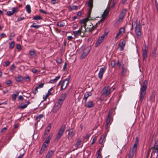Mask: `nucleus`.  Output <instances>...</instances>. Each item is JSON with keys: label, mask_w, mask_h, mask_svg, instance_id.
<instances>
[{"label": "nucleus", "mask_w": 158, "mask_h": 158, "mask_svg": "<svg viewBox=\"0 0 158 158\" xmlns=\"http://www.w3.org/2000/svg\"><path fill=\"white\" fill-rule=\"evenodd\" d=\"M40 27V25H36L35 23H33L31 25V27H34L36 29L39 28Z\"/></svg>", "instance_id": "f704fd0d"}, {"label": "nucleus", "mask_w": 158, "mask_h": 158, "mask_svg": "<svg viewBox=\"0 0 158 158\" xmlns=\"http://www.w3.org/2000/svg\"><path fill=\"white\" fill-rule=\"evenodd\" d=\"M31 71L34 73H36L37 72V70L35 69H31Z\"/></svg>", "instance_id": "0e129e2a"}, {"label": "nucleus", "mask_w": 158, "mask_h": 158, "mask_svg": "<svg viewBox=\"0 0 158 158\" xmlns=\"http://www.w3.org/2000/svg\"><path fill=\"white\" fill-rule=\"evenodd\" d=\"M15 44L14 41L10 43V44L9 48L10 49H13L15 46Z\"/></svg>", "instance_id": "c9c22d12"}, {"label": "nucleus", "mask_w": 158, "mask_h": 158, "mask_svg": "<svg viewBox=\"0 0 158 158\" xmlns=\"http://www.w3.org/2000/svg\"><path fill=\"white\" fill-rule=\"evenodd\" d=\"M24 19V17H19L17 19V21H20L22 20L23 19Z\"/></svg>", "instance_id": "bf43d9fd"}, {"label": "nucleus", "mask_w": 158, "mask_h": 158, "mask_svg": "<svg viewBox=\"0 0 158 158\" xmlns=\"http://www.w3.org/2000/svg\"><path fill=\"white\" fill-rule=\"evenodd\" d=\"M43 117V115L42 114H40L37 116L36 117V119L38 121H40V119L42 118Z\"/></svg>", "instance_id": "e433bc0d"}, {"label": "nucleus", "mask_w": 158, "mask_h": 158, "mask_svg": "<svg viewBox=\"0 0 158 158\" xmlns=\"http://www.w3.org/2000/svg\"><path fill=\"white\" fill-rule=\"evenodd\" d=\"M126 43V41L125 40H123L122 42L119 44V46L120 48V50L121 51L123 50L125 46Z\"/></svg>", "instance_id": "6ab92c4d"}, {"label": "nucleus", "mask_w": 158, "mask_h": 158, "mask_svg": "<svg viewBox=\"0 0 158 158\" xmlns=\"http://www.w3.org/2000/svg\"><path fill=\"white\" fill-rule=\"evenodd\" d=\"M13 14V12L12 10L11 11H8L7 12V15L9 16H11Z\"/></svg>", "instance_id": "37998d69"}, {"label": "nucleus", "mask_w": 158, "mask_h": 158, "mask_svg": "<svg viewBox=\"0 0 158 158\" xmlns=\"http://www.w3.org/2000/svg\"><path fill=\"white\" fill-rule=\"evenodd\" d=\"M12 98L14 99L15 100V99H16V97L17 96H16V95L15 94H13L12 95Z\"/></svg>", "instance_id": "774afa93"}, {"label": "nucleus", "mask_w": 158, "mask_h": 158, "mask_svg": "<svg viewBox=\"0 0 158 158\" xmlns=\"http://www.w3.org/2000/svg\"><path fill=\"white\" fill-rule=\"evenodd\" d=\"M69 90L65 93L62 94L60 96V98L57 101L56 103L61 106L66 97L68 94Z\"/></svg>", "instance_id": "6e6552de"}, {"label": "nucleus", "mask_w": 158, "mask_h": 158, "mask_svg": "<svg viewBox=\"0 0 158 158\" xmlns=\"http://www.w3.org/2000/svg\"><path fill=\"white\" fill-rule=\"evenodd\" d=\"M97 140V136L95 137L93 139V141L91 143V144L93 145L94 144Z\"/></svg>", "instance_id": "3c124183"}, {"label": "nucleus", "mask_w": 158, "mask_h": 158, "mask_svg": "<svg viewBox=\"0 0 158 158\" xmlns=\"http://www.w3.org/2000/svg\"><path fill=\"white\" fill-rule=\"evenodd\" d=\"M110 10V7H107L102 15V19L96 24L94 26L93 25V26L91 28H89V32H92V31L96 29L97 27H102V23L107 16Z\"/></svg>", "instance_id": "f257e3e1"}, {"label": "nucleus", "mask_w": 158, "mask_h": 158, "mask_svg": "<svg viewBox=\"0 0 158 158\" xmlns=\"http://www.w3.org/2000/svg\"><path fill=\"white\" fill-rule=\"evenodd\" d=\"M91 95V93L90 92H86L84 94L83 100H85V102H86L87 99L89 96Z\"/></svg>", "instance_id": "412c9836"}, {"label": "nucleus", "mask_w": 158, "mask_h": 158, "mask_svg": "<svg viewBox=\"0 0 158 158\" xmlns=\"http://www.w3.org/2000/svg\"><path fill=\"white\" fill-rule=\"evenodd\" d=\"M92 8H89L88 10V18H89L90 17V15L91 12V10H92Z\"/></svg>", "instance_id": "a19ab883"}, {"label": "nucleus", "mask_w": 158, "mask_h": 158, "mask_svg": "<svg viewBox=\"0 0 158 158\" xmlns=\"http://www.w3.org/2000/svg\"><path fill=\"white\" fill-rule=\"evenodd\" d=\"M89 51H86V50L85 49L84 51V52L81 57V59H83L89 53Z\"/></svg>", "instance_id": "393cba45"}, {"label": "nucleus", "mask_w": 158, "mask_h": 158, "mask_svg": "<svg viewBox=\"0 0 158 158\" xmlns=\"http://www.w3.org/2000/svg\"><path fill=\"white\" fill-rule=\"evenodd\" d=\"M7 130V128L6 127H5L2 129L1 131V132L4 133Z\"/></svg>", "instance_id": "6e6d98bb"}, {"label": "nucleus", "mask_w": 158, "mask_h": 158, "mask_svg": "<svg viewBox=\"0 0 158 158\" xmlns=\"http://www.w3.org/2000/svg\"><path fill=\"white\" fill-rule=\"evenodd\" d=\"M12 10L13 12V13L15 12H17L19 10L18 9V8L17 7H14L12 8Z\"/></svg>", "instance_id": "ea45409f"}, {"label": "nucleus", "mask_w": 158, "mask_h": 158, "mask_svg": "<svg viewBox=\"0 0 158 158\" xmlns=\"http://www.w3.org/2000/svg\"><path fill=\"white\" fill-rule=\"evenodd\" d=\"M77 6H73V7H71V6H69V8L72 10H77Z\"/></svg>", "instance_id": "79ce46f5"}, {"label": "nucleus", "mask_w": 158, "mask_h": 158, "mask_svg": "<svg viewBox=\"0 0 158 158\" xmlns=\"http://www.w3.org/2000/svg\"><path fill=\"white\" fill-rule=\"evenodd\" d=\"M65 129V126L62 125L60 128L55 139V140L58 141L63 135Z\"/></svg>", "instance_id": "423d86ee"}, {"label": "nucleus", "mask_w": 158, "mask_h": 158, "mask_svg": "<svg viewBox=\"0 0 158 158\" xmlns=\"http://www.w3.org/2000/svg\"><path fill=\"white\" fill-rule=\"evenodd\" d=\"M67 37L68 40H71L73 39V37L71 36H69Z\"/></svg>", "instance_id": "e2e57ef3"}, {"label": "nucleus", "mask_w": 158, "mask_h": 158, "mask_svg": "<svg viewBox=\"0 0 158 158\" xmlns=\"http://www.w3.org/2000/svg\"><path fill=\"white\" fill-rule=\"evenodd\" d=\"M120 31H121L123 34L125 32V28L124 27H122L120 29Z\"/></svg>", "instance_id": "603ef678"}, {"label": "nucleus", "mask_w": 158, "mask_h": 158, "mask_svg": "<svg viewBox=\"0 0 158 158\" xmlns=\"http://www.w3.org/2000/svg\"><path fill=\"white\" fill-rule=\"evenodd\" d=\"M111 118L109 117H107L106 120V129H107L109 127V126L110 125V121Z\"/></svg>", "instance_id": "b1692460"}, {"label": "nucleus", "mask_w": 158, "mask_h": 158, "mask_svg": "<svg viewBox=\"0 0 158 158\" xmlns=\"http://www.w3.org/2000/svg\"><path fill=\"white\" fill-rule=\"evenodd\" d=\"M33 19L34 20H40L42 19V18L39 15H36L33 17Z\"/></svg>", "instance_id": "473e14b6"}, {"label": "nucleus", "mask_w": 158, "mask_h": 158, "mask_svg": "<svg viewBox=\"0 0 158 158\" xmlns=\"http://www.w3.org/2000/svg\"><path fill=\"white\" fill-rule=\"evenodd\" d=\"M1 37L2 38H4V37H6V35L5 34H4V33H2L1 35Z\"/></svg>", "instance_id": "680f3d73"}, {"label": "nucleus", "mask_w": 158, "mask_h": 158, "mask_svg": "<svg viewBox=\"0 0 158 158\" xmlns=\"http://www.w3.org/2000/svg\"><path fill=\"white\" fill-rule=\"evenodd\" d=\"M61 106L59 105L56 102L54 106V107L52 110V111L53 113L57 112L61 108Z\"/></svg>", "instance_id": "ddd939ff"}, {"label": "nucleus", "mask_w": 158, "mask_h": 158, "mask_svg": "<svg viewBox=\"0 0 158 158\" xmlns=\"http://www.w3.org/2000/svg\"><path fill=\"white\" fill-rule=\"evenodd\" d=\"M49 95L48 94H47L46 95H43V99L44 100H46L47 98H48Z\"/></svg>", "instance_id": "8fccbe9b"}, {"label": "nucleus", "mask_w": 158, "mask_h": 158, "mask_svg": "<svg viewBox=\"0 0 158 158\" xmlns=\"http://www.w3.org/2000/svg\"><path fill=\"white\" fill-rule=\"evenodd\" d=\"M51 124H48V126L45 129V131L49 132L50 131L51 128Z\"/></svg>", "instance_id": "4c0bfd02"}, {"label": "nucleus", "mask_w": 158, "mask_h": 158, "mask_svg": "<svg viewBox=\"0 0 158 158\" xmlns=\"http://www.w3.org/2000/svg\"><path fill=\"white\" fill-rule=\"evenodd\" d=\"M111 65L112 67H114L115 65V63L114 61H112L111 63Z\"/></svg>", "instance_id": "864d4df0"}, {"label": "nucleus", "mask_w": 158, "mask_h": 158, "mask_svg": "<svg viewBox=\"0 0 158 158\" xmlns=\"http://www.w3.org/2000/svg\"><path fill=\"white\" fill-rule=\"evenodd\" d=\"M53 135L52 133H51L49 134V135L48 136V138L46 139V140H49V141H50V139H52V138Z\"/></svg>", "instance_id": "c03bdc74"}, {"label": "nucleus", "mask_w": 158, "mask_h": 158, "mask_svg": "<svg viewBox=\"0 0 158 158\" xmlns=\"http://www.w3.org/2000/svg\"><path fill=\"white\" fill-rule=\"evenodd\" d=\"M30 103L29 101L23 102L21 104L19 107L20 109H23L26 108L27 105Z\"/></svg>", "instance_id": "dca6fc26"}, {"label": "nucleus", "mask_w": 158, "mask_h": 158, "mask_svg": "<svg viewBox=\"0 0 158 158\" xmlns=\"http://www.w3.org/2000/svg\"><path fill=\"white\" fill-rule=\"evenodd\" d=\"M117 0H114L113 2V4L111 6L112 7H114L115 6V5L117 3Z\"/></svg>", "instance_id": "49530a36"}, {"label": "nucleus", "mask_w": 158, "mask_h": 158, "mask_svg": "<svg viewBox=\"0 0 158 158\" xmlns=\"http://www.w3.org/2000/svg\"><path fill=\"white\" fill-rule=\"evenodd\" d=\"M38 88L36 87L35 88L34 90L33 91V93H34V94H35L37 92H38Z\"/></svg>", "instance_id": "13d9d810"}, {"label": "nucleus", "mask_w": 158, "mask_h": 158, "mask_svg": "<svg viewBox=\"0 0 158 158\" xmlns=\"http://www.w3.org/2000/svg\"><path fill=\"white\" fill-rule=\"evenodd\" d=\"M6 83L7 84H9L11 83V81L10 80H7L6 81Z\"/></svg>", "instance_id": "338daca9"}, {"label": "nucleus", "mask_w": 158, "mask_h": 158, "mask_svg": "<svg viewBox=\"0 0 158 158\" xmlns=\"http://www.w3.org/2000/svg\"><path fill=\"white\" fill-rule=\"evenodd\" d=\"M148 82L146 80L144 81L143 85L140 88L139 99V103L141 104L144 99L146 95Z\"/></svg>", "instance_id": "7ed1b4c3"}, {"label": "nucleus", "mask_w": 158, "mask_h": 158, "mask_svg": "<svg viewBox=\"0 0 158 158\" xmlns=\"http://www.w3.org/2000/svg\"><path fill=\"white\" fill-rule=\"evenodd\" d=\"M76 133V131L75 130H70L69 131V132L68 134V138L69 139H71L72 137L75 135Z\"/></svg>", "instance_id": "9b49d317"}, {"label": "nucleus", "mask_w": 158, "mask_h": 158, "mask_svg": "<svg viewBox=\"0 0 158 158\" xmlns=\"http://www.w3.org/2000/svg\"><path fill=\"white\" fill-rule=\"evenodd\" d=\"M88 21V19H84L81 20L80 23L81 24V27L79 30L73 32L74 36L76 38L81 35L82 33H84L86 31V23Z\"/></svg>", "instance_id": "f03ea898"}, {"label": "nucleus", "mask_w": 158, "mask_h": 158, "mask_svg": "<svg viewBox=\"0 0 158 158\" xmlns=\"http://www.w3.org/2000/svg\"><path fill=\"white\" fill-rule=\"evenodd\" d=\"M29 53L31 56H36V54L35 51L30 50Z\"/></svg>", "instance_id": "c756f323"}, {"label": "nucleus", "mask_w": 158, "mask_h": 158, "mask_svg": "<svg viewBox=\"0 0 158 158\" xmlns=\"http://www.w3.org/2000/svg\"><path fill=\"white\" fill-rule=\"evenodd\" d=\"M60 78V76H57L55 79L51 80L50 83H54L56 82Z\"/></svg>", "instance_id": "cd10ccee"}, {"label": "nucleus", "mask_w": 158, "mask_h": 158, "mask_svg": "<svg viewBox=\"0 0 158 158\" xmlns=\"http://www.w3.org/2000/svg\"><path fill=\"white\" fill-rule=\"evenodd\" d=\"M139 140L138 138H136L135 143L134 144L132 148L130 150L128 155V157L129 158H132L135 153V152L137 149V146L138 145Z\"/></svg>", "instance_id": "20e7f679"}, {"label": "nucleus", "mask_w": 158, "mask_h": 158, "mask_svg": "<svg viewBox=\"0 0 158 158\" xmlns=\"http://www.w3.org/2000/svg\"><path fill=\"white\" fill-rule=\"evenodd\" d=\"M50 142L49 140H45V141L44 142L42 146L47 148Z\"/></svg>", "instance_id": "a878e982"}, {"label": "nucleus", "mask_w": 158, "mask_h": 158, "mask_svg": "<svg viewBox=\"0 0 158 158\" xmlns=\"http://www.w3.org/2000/svg\"><path fill=\"white\" fill-rule=\"evenodd\" d=\"M115 89V88L113 87L109 88V86H106L103 89L102 93L105 95L108 96Z\"/></svg>", "instance_id": "0eeeda50"}, {"label": "nucleus", "mask_w": 158, "mask_h": 158, "mask_svg": "<svg viewBox=\"0 0 158 158\" xmlns=\"http://www.w3.org/2000/svg\"><path fill=\"white\" fill-rule=\"evenodd\" d=\"M26 9L27 12L28 13H30L31 12L30 6L29 5H27L26 6Z\"/></svg>", "instance_id": "7c9ffc66"}, {"label": "nucleus", "mask_w": 158, "mask_h": 158, "mask_svg": "<svg viewBox=\"0 0 158 158\" xmlns=\"http://www.w3.org/2000/svg\"><path fill=\"white\" fill-rule=\"evenodd\" d=\"M155 3L156 8L157 9V11L158 12V0H156Z\"/></svg>", "instance_id": "5fc2aeb1"}, {"label": "nucleus", "mask_w": 158, "mask_h": 158, "mask_svg": "<svg viewBox=\"0 0 158 158\" xmlns=\"http://www.w3.org/2000/svg\"><path fill=\"white\" fill-rule=\"evenodd\" d=\"M44 85V83H42V84H41L39 85H38V86H37V87L38 89L42 88L43 87Z\"/></svg>", "instance_id": "de8ad7c7"}, {"label": "nucleus", "mask_w": 158, "mask_h": 158, "mask_svg": "<svg viewBox=\"0 0 158 158\" xmlns=\"http://www.w3.org/2000/svg\"><path fill=\"white\" fill-rule=\"evenodd\" d=\"M127 70V68L126 66H124L123 65L122 67V74L123 75L125 74Z\"/></svg>", "instance_id": "5701e85b"}, {"label": "nucleus", "mask_w": 158, "mask_h": 158, "mask_svg": "<svg viewBox=\"0 0 158 158\" xmlns=\"http://www.w3.org/2000/svg\"><path fill=\"white\" fill-rule=\"evenodd\" d=\"M49 132H48L45 131V132L44 133V136H43V137L44 138V139H45L46 138V136L48 134Z\"/></svg>", "instance_id": "4d7b16f0"}, {"label": "nucleus", "mask_w": 158, "mask_h": 158, "mask_svg": "<svg viewBox=\"0 0 158 158\" xmlns=\"http://www.w3.org/2000/svg\"><path fill=\"white\" fill-rule=\"evenodd\" d=\"M101 149L100 148L99 149L97 152V154L98 155V156L97 158H102L101 154Z\"/></svg>", "instance_id": "2f4dec72"}, {"label": "nucleus", "mask_w": 158, "mask_h": 158, "mask_svg": "<svg viewBox=\"0 0 158 158\" xmlns=\"http://www.w3.org/2000/svg\"><path fill=\"white\" fill-rule=\"evenodd\" d=\"M81 140H79L75 144V146L76 148V149H77L81 145Z\"/></svg>", "instance_id": "72a5a7b5"}, {"label": "nucleus", "mask_w": 158, "mask_h": 158, "mask_svg": "<svg viewBox=\"0 0 158 158\" xmlns=\"http://www.w3.org/2000/svg\"><path fill=\"white\" fill-rule=\"evenodd\" d=\"M69 78H67L64 80L61 85V89H65L69 83Z\"/></svg>", "instance_id": "1a4fd4ad"}, {"label": "nucleus", "mask_w": 158, "mask_h": 158, "mask_svg": "<svg viewBox=\"0 0 158 158\" xmlns=\"http://www.w3.org/2000/svg\"><path fill=\"white\" fill-rule=\"evenodd\" d=\"M94 103L93 102L91 101H88L86 105V106L89 108H90L94 106Z\"/></svg>", "instance_id": "a211bd4d"}, {"label": "nucleus", "mask_w": 158, "mask_h": 158, "mask_svg": "<svg viewBox=\"0 0 158 158\" xmlns=\"http://www.w3.org/2000/svg\"><path fill=\"white\" fill-rule=\"evenodd\" d=\"M142 55L143 56V60H145L147 57V48L145 47H144L142 48Z\"/></svg>", "instance_id": "2eb2a0df"}, {"label": "nucleus", "mask_w": 158, "mask_h": 158, "mask_svg": "<svg viewBox=\"0 0 158 158\" xmlns=\"http://www.w3.org/2000/svg\"><path fill=\"white\" fill-rule=\"evenodd\" d=\"M16 81L18 82H21L23 80V78L20 75H19L15 77Z\"/></svg>", "instance_id": "c85d7f7f"}, {"label": "nucleus", "mask_w": 158, "mask_h": 158, "mask_svg": "<svg viewBox=\"0 0 158 158\" xmlns=\"http://www.w3.org/2000/svg\"><path fill=\"white\" fill-rule=\"evenodd\" d=\"M86 4L89 7V8H92L93 5V1H92V0H89Z\"/></svg>", "instance_id": "bb28decb"}, {"label": "nucleus", "mask_w": 158, "mask_h": 158, "mask_svg": "<svg viewBox=\"0 0 158 158\" xmlns=\"http://www.w3.org/2000/svg\"><path fill=\"white\" fill-rule=\"evenodd\" d=\"M54 153V151L50 150L48 151L45 156V158H50Z\"/></svg>", "instance_id": "4be33fe9"}, {"label": "nucleus", "mask_w": 158, "mask_h": 158, "mask_svg": "<svg viewBox=\"0 0 158 158\" xmlns=\"http://www.w3.org/2000/svg\"><path fill=\"white\" fill-rule=\"evenodd\" d=\"M135 26V32L137 37L140 39L142 35L140 29V25L139 24H137L136 21H134L132 23V27H133Z\"/></svg>", "instance_id": "39448f33"}, {"label": "nucleus", "mask_w": 158, "mask_h": 158, "mask_svg": "<svg viewBox=\"0 0 158 158\" xmlns=\"http://www.w3.org/2000/svg\"><path fill=\"white\" fill-rule=\"evenodd\" d=\"M16 48L19 50H20L21 49V46L19 44H17L16 45Z\"/></svg>", "instance_id": "69168bd1"}, {"label": "nucleus", "mask_w": 158, "mask_h": 158, "mask_svg": "<svg viewBox=\"0 0 158 158\" xmlns=\"http://www.w3.org/2000/svg\"><path fill=\"white\" fill-rule=\"evenodd\" d=\"M121 65V61L120 60H118L117 64V65L118 66L119 68H120Z\"/></svg>", "instance_id": "a18cd8bd"}, {"label": "nucleus", "mask_w": 158, "mask_h": 158, "mask_svg": "<svg viewBox=\"0 0 158 158\" xmlns=\"http://www.w3.org/2000/svg\"><path fill=\"white\" fill-rule=\"evenodd\" d=\"M40 12H42V13H43L46 14H47L48 13L46 11H45L44 10H43L42 9H40Z\"/></svg>", "instance_id": "052dcab7"}, {"label": "nucleus", "mask_w": 158, "mask_h": 158, "mask_svg": "<svg viewBox=\"0 0 158 158\" xmlns=\"http://www.w3.org/2000/svg\"><path fill=\"white\" fill-rule=\"evenodd\" d=\"M106 135V133H105L102 136L99 141V144H102L104 141H105Z\"/></svg>", "instance_id": "f3484780"}, {"label": "nucleus", "mask_w": 158, "mask_h": 158, "mask_svg": "<svg viewBox=\"0 0 158 158\" xmlns=\"http://www.w3.org/2000/svg\"><path fill=\"white\" fill-rule=\"evenodd\" d=\"M56 61L58 64H60L62 62V59L61 58L59 57H57L56 58Z\"/></svg>", "instance_id": "58836bf2"}, {"label": "nucleus", "mask_w": 158, "mask_h": 158, "mask_svg": "<svg viewBox=\"0 0 158 158\" xmlns=\"http://www.w3.org/2000/svg\"><path fill=\"white\" fill-rule=\"evenodd\" d=\"M126 12V10L125 9H123L122 10L119 16V21H121L123 19L125 16Z\"/></svg>", "instance_id": "f8f14e48"}, {"label": "nucleus", "mask_w": 158, "mask_h": 158, "mask_svg": "<svg viewBox=\"0 0 158 158\" xmlns=\"http://www.w3.org/2000/svg\"><path fill=\"white\" fill-rule=\"evenodd\" d=\"M66 23V21L63 20L58 22L57 23V25L59 27H62L65 25Z\"/></svg>", "instance_id": "aec40b11"}, {"label": "nucleus", "mask_w": 158, "mask_h": 158, "mask_svg": "<svg viewBox=\"0 0 158 158\" xmlns=\"http://www.w3.org/2000/svg\"><path fill=\"white\" fill-rule=\"evenodd\" d=\"M112 110H110V111L109 112L108 114L107 117H109L110 118H111V116L112 115Z\"/></svg>", "instance_id": "09e8293b"}, {"label": "nucleus", "mask_w": 158, "mask_h": 158, "mask_svg": "<svg viewBox=\"0 0 158 158\" xmlns=\"http://www.w3.org/2000/svg\"><path fill=\"white\" fill-rule=\"evenodd\" d=\"M106 69V66H105L104 67L101 68L100 69V71L98 74V77L100 79H101L102 78L103 73Z\"/></svg>", "instance_id": "9d476101"}, {"label": "nucleus", "mask_w": 158, "mask_h": 158, "mask_svg": "<svg viewBox=\"0 0 158 158\" xmlns=\"http://www.w3.org/2000/svg\"><path fill=\"white\" fill-rule=\"evenodd\" d=\"M104 39V36H102L99 37L98 40L97 41L95 44V47H98L103 41Z\"/></svg>", "instance_id": "4468645a"}]
</instances>
